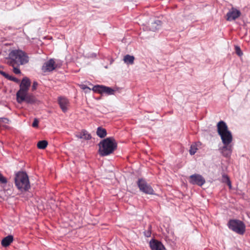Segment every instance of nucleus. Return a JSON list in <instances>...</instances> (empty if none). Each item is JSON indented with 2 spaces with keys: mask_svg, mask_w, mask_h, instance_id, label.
<instances>
[{
  "mask_svg": "<svg viewBox=\"0 0 250 250\" xmlns=\"http://www.w3.org/2000/svg\"><path fill=\"white\" fill-rule=\"evenodd\" d=\"M7 63L10 66L16 65L19 66L24 65L29 62L27 55L21 50H13L10 51L8 56L6 58Z\"/></svg>",
  "mask_w": 250,
  "mask_h": 250,
  "instance_id": "1",
  "label": "nucleus"
},
{
  "mask_svg": "<svg viewBox=\"0 0 250 250\" xmlns=\"http://www.w3.org/2000/svg\"><path fill=\"white\" fill-rule=\"evenodd\" d=\"M99 146L100 155L105 156L112 153L117 149V143L113 137H110L101 141Z\"/></svg>",
  "mask_w": 250,
  "mask_h": 250,
  "instance_id": "2",
  "label": "nucleus"
},
{
  "mask_svg": "<svg viewBox=\"0 0 250 250\" xmlns=\"http://www.w3.org/2000/svg\"><path fill=\"white\" fill-rule=\"evenodd\" d=\"M14 181L16 187L21 192L28 191L30 188L28 176L26 172H17L15 174Z\"/></svg>",
  "mask_w": 250,
  "mask_h": 250,
  "instance_id": "3",
  "label": "nucleus"
},
{
  "mask_svg": "<svg viewBox=\"0 0 250 250\" xmlns=\"http://www.w3.org/2000/svg\"><path fill=\"white\" fill-rule=\"evenodd\" d=\"M227 225L229 229L240 235L244 234L246 231V226L244 223L240 220L230 219Z\"/></svg>",
  "mask_w": 250,
  "mask_h": 250,
  "instance_id": "4",
  "label": "nucleus"
},
{
  "mask_svg": "<svg viewBox=\"0 0 250 250\" xmlns=\"http://www.w3.org/2000/svg\"><path fill=\"white\" fill-rule=\"evenodd\" d=\"M140 190L146 194L153 195L154 191L152 187L148 184L145 179L140 178L137 182Z\"/></svg>",
  "mask_w": 250,
  "mask_h": 250,
  "instance_id": "5",
  "label": "nucleus"
},
{
  "mask_svg": "<svg viewBox=\"0 0 250 250\" xmlns=\"http://www.w3.org/2000/svg\"><path fill=\"white\" fill-rule=\"evenodd\" d=\"M17 101L19 104L25 102L28 104H35L37 99L35 96L31 93H25L16 96Z\"/></svg>",
  "mask_w": 250,
  "mask_h": 250,
  "instance_id": "6",
  "label": "nucleus"
},
{
  "mask_svg": "<svg viewBox=\"0 0 250 250\" xmlns=\"http://www.w3.org/2000/svg\"><path fill=\"white\" fill-rule=\"evenodd\" d=\"M92 90L94 92L101 94H106L108 95H114L115 90L111 87L103 85H96L93 86Z\"/></svg>",
  "mask_w": 250,
  "mask_h": 250,
  "instance_id": "7",
  "label": "nucleus"
},
{
  "mask_svg": "<svg viewBox=\"0 0 250 250\" xmlns=\"http://www.w3.org/2000/svg\"><path fill=\"white\" fill-rule=\"evenodd\" d=\"M30 85L31 82L30 79L26 77H24L21 80V83L20 85V89L17 92L16 96L22 94L27 93Z\"/></svg>",
  "mask_w": 250,
  "mask_h": 250,
  "instance_id": "8",
  "label": "nucleus"
},
{
  "mask_svg": "<svg viewBox=\"0 0 250 250\" xmlns=\"http://www.w3.org/2000/svg\"><path fill=\"white\" fill-rule=\"evenodd\" d=\"M189 182L192 185H196L201 187L205 183L206 180L202 175L194 174L189 176Z\"/></svg>",
  "mask_w": 250,
  "mask_h": 250,
  "instance_id": "9",
  "label": "nucleus"
},
{
  "mask_svg": "<svg viewBox=\"0 0 250 250\" xmlns=\"http://www.w3.org/2000/svg\"><path fill=\"white\" fill-rule=\"evenodd\" d=\"M241 12L237 9L232 7L227 14L226 20L228 21H232L240 16Z\"/></svg>",
  "mask_w": 250,
  "mask_h": 250,
  "instance_id": "10",
  "label": "nucleus"
},
{
  "mask_svg": "<svg viewBox=\"0 0 250 250\" xmlns=\"http://www.w3.org/2000/svg\"><path fill=\"white\" fill-rule=\"evenodd\" d=\"M149 246L151 250H166V248L162 242L154 239L150 241Z\"/></svg>",
  "mask_w": 250,
  "mask_h": 250,
  "instance_id": "11",
  "label": "nucleus"
},
{
  "mask_svg": "<svg viewBox=\"0 0 250 250\" xmlns=\"http://www.w3.org/2000/svg\"><path fill=\"white\" fill-rule=\"evenodd\" d=\"M55 62L53 59H50L49 61L44 63L42 70L43 72H50L56 68Z\"/></svg>",
  "mask_w": 250,
  "mask_h": 250,
  "instance_id": "12",
  "label": "nucleus"
},
{
  "mask_svg": "<svg viewBox=\"0 0 250 250\" xmlns=\"http://www.w3.org/2000/svg\"><path fill=\"white\" fill-rule=\"evenodd\" d=\"M58 102L62 111L64 113L66 112L69 104L68 100L65 97L60 96L58 98Z\"/></svg>",
  "mask_w": 250,
  "mask_h": 250,
  "instance_id": "13",
  "label": "nucleus"
},
{
  "mask_svg": "<svg viewBox=\"0 0 250 250\" xmlns=\"http://www.w3.org/2000/svg\"><path fill=\"white\" fill-rule=\"evenodd\" d=\"M219 150L225 157H229L232 153V146L229 145H224V146L219 148Z\"/></svg>",
  "mask_w": 250,
  "mask_h": 250,
  "instance_id": "14",
  "label": "nucleus"
},
{
  "mask_svg": "<svg viewBox=\"0 0 250 250\" xmlns=\"http://www.w3.org/2000/svg\"><path fill=\"white\" fill-rule=\"evenodd\" d=\"M224 145H229L232 141V136L230 131L219 135Z\"/></svg>",
  "mask_w": 250,
  "mask_h": 250,
  "instance_id": "15",
  "label": "nucleus"
},
{
  "mask_svg": "<svg viewBox=\"0 0 250 250\" xmlns=\"http://www.w3.org/2000/svg\"><path fill=\"white\" fill-rule=\"evenodd\" d=\"M217 132L219 135H221L222 133H225L229 131L226 123L223 121L219 122L217 124Z\"/></svg>",
  "mask_w": 250,
  "mask_h": 250,
  "instance_id": "16",
  "label": "nucleus"
},
{
  "mask_svg": "<svg viewBox=\"0 0 250 250\" xmlns=\"http://www.w3.org/2000/svg\"><path fill=\"white\" fill-rule=\"evenodd\" d=\"M162 26V21L159 20H156L152 21L149 25V29L153 32L159 30Z\"/></svg>",
  "mask_w": 250,
  "mask_h": 250,
  "instance_id": "17",
  "label": "nucleus"
},
{
  "mask_svg": "<svg viewBox=\"0 0 250 250\" xmlns=\"http://www.w3.org/2000/svg\"><path fill=\"white\" fill-rule=\"evenodd\" d=\"M76 136L78 138L86 140H89L91 138V135L85 130H83L81 132L76 134Z\"/></svg>",
  "mask_w": 250,
  "mask_h": 250,
  "instance_id": "18",
  "label": "nucleus"
},
{
  "mask_svg": "<svg viewBox=\"0 0 250 250\" xmlns=\"http://www.w3.org/2000/svg\"><path fill=\"white\" fill-rule=\"evenodd\" d=\"M13 241V236L11 235H9L2 240L1 244L3 247H6L9 246Z\"/></svg>",
  "mask_w": 250,
  "mask_h": 250,
  "instance_id": "19",
  "label": "nucleus"
},
{
  "mask_svg": "<svg viewBox=\"0 0 250 250\" xmlns=\"http://www.w3.org/2000/svg\"><path fill=\"white\" fill-rule=\"evenodd\" d=\"M97 135L101 138H103L107 135L106 130L105 129L99 126L97 128Z\"/></svg>",
  "mask_w": 250,
  "mask_h": 250,
  "instance_id": "20",
  "label": "nucleus"
},
{
  "mask_svg": "<svg viewBox=\"0 0 250 250\" xmlns=\"http://www.w3.org/2000/svg\"><path fill=\"white\" fill-rule=\"evenodd\" d=\"M124 61L127 64H132L134 63V57L133 56L126 55L124 58Z\"/></svg>",
  "mask_w": 250,
  "mask_h": 250,
  "instance_id": "21",
  "label": "nucleus"
},
{
  "mask_svg": "<svg viewBox=\"0 0 250 250\" xmlns=\"http://www.w3.org/2000/svg\"><path fill=\"white\" fill-rule=\"evenodd\" d=\"M48 145V142L46 140H42L39 141L37 144V147L39 149H45Z\"/></svg>",
  "mask_w": 250,
  "mask_h": 250,
  "instance_id": "22",
  "label": "nucleus"
},
{
  "mask_svg": "<svg viewBox=\"0 0 250 250\" xmlns=\"http://www.w3.org/2000/svg\"><path fill=\"white\" fill-rule=\"evenodd\" d=\"M197 148L196 145H192L190 146V149H189V154L191 155H194L197 151Z\"/></svg>",
  "mask_w": 250,
  "mask_h": 250,
  "instance_id": "23",
  "label": "nucleus"
},
{
  "mask_svg": "<svg viewBox=\"0 0 250 250\" xmlns=\"http://www.w3.org/2000/svg\"><path fill=\"white\" fill-rule=\"evenodd\" d=\"M235 49L236 53L238 55V56L240 57L243 55V52L241 51L240 47H239L238 46H235Z\"/></svg>",
  "mask_w": 250,
  "mask_h": 250,
  "instance_id": "24",
  "label": "nucleus"
},
{
  "mask_svg": "<svg viewBox=\"0 0 250 250\" xmlns=\"http://www.w3.org/2000/svg\"><path fill=\"white\" fill-rule=\"evenodd\" d=\"M13 67V72L16 74H20L21 73L20 69L18 68V66L16 65L12 66Z\"/></svg>",
  "mask_w": 250,
  "mask_h": 250,
  "instance_id": "25",
  "label": "nucleus"
},
{
  "mask_svg": "<svg viewBox=\"0 0 250 250\" xmlns=\"http://www.w3.org/2000/svg\"><path fill=\"white\" fill-rule=\"evenodd\" d=\"M0 182L5 184L7 183L6 178L4 177L1 173L0 174Z\"/></svg>",
  "mask_w": 250,
  "mask_h": 250,
  "instance_id": "26",
  "label": "nucleus"
},
{
  "mask_svg": "<svg viewBox=\"0 0 250 250\" xmlns=\"http://www.w3.org/2000/svg\"><path fill=\"white\" fill-rule=\"evenodd\" d=\"M223 178L224 179H226L227 183L228 185V186H229V188H230L231 187V182H230L229 177L227 175L224 174V175H223Z\"/></svg>",
  "mask_w": 250,
  "mask_h": 250,
  "instance_id": "27",
  "label": "nucleus"
},
{
  "mask_svg": "<svg viewBox=\"0 0 250 250\" xmlns=\"http://www.w3.org/2000/svg\"><path fill=\"white\" fill-rule=\"evenodd\" d=\"M39 120L37 118H35L34 119V121L32 123V126L34 127H38L39 125Z\"/></svg>",
  "mask_w": 250,
  "mask_h": 250,
  "instance_id": "28",
  "label": "nucleus"
},
{
  "mask_svg": "<svg viewBox=\"0 0 250 250\" xmlns=\"http://www.w3.org/2000/svg\"><path fill=\"white\" fill-rule=\"evenodd\" d=\"M38 85V83H37V82H36V81L33 82V84L32 86V91H34V90H35L37 89Z\"/></svg>",
  "mask_w": 250,
  "mask_h": 250,
  "instance_id": "29",
  "label": "nucleus"
},
{
  "mask_svg": "<svg viewBox=\"0 0 250 250\" xmlns=\"http://www.w3.org/2000/svg\"><path fill=\"white\" fill-rule=\"evenodd\" d=\"M0 121L2 122L5 124H8L9 120H8V119H7L6 118L2 117V118H0Z\"/></svg>",
  "mask_w": 250,
  "mask_h": 250,
  "instance_id": "30",
  "label": "nucleus"
},
{
  "mask_svg": "<svg viewBox=\"0 0 250 250\" xmlns=\"http://www.w3.org/2000/svg\"><path fill=\"white\" fill-rule=\"evenodd\" d=\"M10 81H12L13 82H14L15 83H18L19 82V80L18 78H16V77H14L13 76H11L10 79Z\"/></svg>",
  "mask_w": 250,
  "mask_h": 250,
  "instance_id": "31",
  "label": "nucleus"
},
{
  "mask_svg": "<svg viewBox=\"0 0 250 250\" xmlns=\"http://www.w3.org/2000/svg\"><path fill=\"white\" fill-rule=\"evenodd\" d=\"M145 235L146 237H149L151 235V232L149 231H147L145 233Z\"/></svg>",
  "mask_w": 250,
  "mask_h": 250,
  "instance_id": "32",
  "label": "nucleus"
},
{
  "mask_svg": "<svg viewBox=\"0 0 250 250\" xmlns=\"http://www.w3.org/2000/svg\"><path fill=\"white\" fill-rule=\"evenodd\" d=\"M12 76H10L8 74L6 73V75L5 76V78H6L7 79L10 80L11 77Z\"/></svg>",
  "mask_w": 250,
  "mask_h": 250,
  "instance_id": "33",
  "label": "nucleus"
},
{
  "mask_svg": "<svg viewBox=\"0 0 250 250\" xmlns=\"http://www.w3.org/2000/svg\"><path fill=\"white\" fill-rule=\"evenodd\" d=\"M0 74L2 75L3 77H5V76L6 75V73L4 72V71H2L1 70H0Z\"/></svg>",
  "mask_w": 250,
  "mask_h": 250,
  "instance_id": "34",
  "label": "nucleus"
}]
</instances>
